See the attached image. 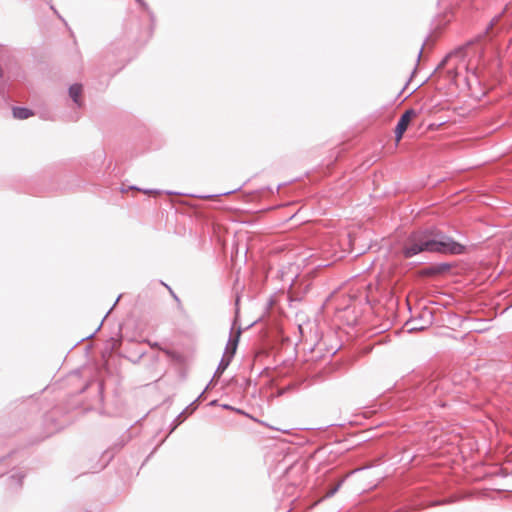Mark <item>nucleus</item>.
I'll return each instance as SVG.
<instances>
[{
    "mask_svg": "<svg viewBox=\"0 0 512 512\" xmlns=\"http://www.w3.org/2000/svg\"><path fill=\"white\" fill-rule=\"evenodd\" d=\"M417 115L416 111L413 109L406 110L400 117L396 128H395V138L396 141L399 142L407 130V127L411 120Z\"/></svg>",
    "mask_w": 512,
    "mask_h": 512,
    "instance_id": "nucleus-3",
    "label": "nucleus"
},
{
    "mask_svg": "<svg viewBox=\"0 0 512 512\" xmlns=\"http://www.w3.org/2000/svg\"><path fill=\"white\" fill-rule=\"evenodd\" d=\"M422 329H423V327H418L417 324L411 325L409 327V331L422 330Z\"/></svg>",
    "mask_w": 512,
    "mask_h": 512,
    "instance_id": "nucleus-10",
    "label": "nucleus"
},
{
    "mask_svg": "<svg viewBox=\"0 0 512 512\" xmlns=\"http://www.w3.org/2000/svg\"><path fill=\"white\" fill-rule=\"evenodd\" d=\"M421 55H422V48L420 49V51H419V53H418V56H417V57H418V59H420Z\"/></svg>",
    "mask_w": 512,
    "mask_h": 512,
    "instance_id": "nucleus-13",
    "label": "nucleus"
},
{
    "mask_svg": "<svg viewBox=\"0 0 512 512\" xmlns=\"http://www.w3.org/2000/svg\"><path fill=\"white\" fill-rule=\"evenodd\" d=\"M499 17H495L492 19L490 24L486 27L485 31L482 34H479L473 41H469L465 46L459 47L452 53H450L441 63V66L445 64V62L452 57H465V50L468 46L472 45L474 42L480 41L484 36L489 35L490 31L493 29L494 25L497 23Z\"/></svg>",
    "mask_w": 512,
    "mask_h": 512,
    "instance_id": "nucleus-2",
    "label": "nucleus"
},
{
    "mask_svg": "<svg viewBox=\"0 0 512 512\" xmlns=\"http://www.w3.org/2000/svg\"><path fill=\"white\" fill-rule=\"evenodd\" d=\"M422 329H423V327H418L417 324L411 325L409 327V331L422 330Z\"/></svg>",
    "mask_w": 512,
    "mask_h": 512,
    "instance_id": "nucleus-9",
    "label": "nucleus"
},
{
    "mask_svg": "<svg viewBox=\"0 0 512 512\" xmlns=\"http://www.w3.org/2000/svg\"><path fill=\"white\" fill-rule=\"evenodd\" d=\"M240 334H241L240 328H238V330L235 332L234 335L231 333V335L228 339V342L226 344V348H225L223 356L229 357V359L232 360V358L234 357L236 350H237Z\"/></svg>",
    "mask_w": 512,
    "mask_h": 512,
    "instance_id": "nucleus-4",
    "label": "nucleus"
},
{
    "mask_svg": "<svg viewBox=\"0 0 512 512\" xmlns=\"http://www.w3.org/2000/svg\"><path fill=\"white\" fill-rule=\"evenodd\" d=\"M145 10H148L147 4L143 0H136Z\"/></svg>",
    "mask_w": 512,
    "mask_h": 512,
    "instance_id": "nucleus-11",
    "label": "nucleus"
},
{
    "mask_svg": "<svg viewBox=\"0 0 512 512\" xmlns=\"http://www.w3.org/2000/svg\"><path fill=\"white\" fill-rule=\"evenodd\" d=\"M341 483H342V482L338 483V484H337L335 487H333L329 492H327V495H326V496H327V497H331V496H333V495L338 491V489L340 488Z\"/></svg>",
    "mask_w": 512,
    "mask_h": 512,
    "instance_id": "nucleus-8",
    "label": "nucleus"
},
{
    "mask_svg": "<svg viewBox=\"0 0 512 512\" xmlns=\"http://www.w3.org/2000/svg\"><path fill=\"white\" fill-rule=\"evenodd\" d=\"M464 246L437 229H425L412 233L406 241L403 253L411 258L422 252L461 254Z\"/></svg>",
    "mask_w": 512,
    "mask_h": 512,
    "instance_id": "nucleus-1",
    "label": "nucleus"
},
{
    "mask_svg": "<svg viewBox=\"0 0 512 512\" xmlns=\"http://www.w3.org/2000/svg\"><path fill=\"white\" fill-rule=\"evenodd\" d=\"M82 93V85L75 83L69 87V96L73 100L77 108L82 107V101L80 99Z\"/></svg>",
    "mask_w": 512,
    "mask_h": 512,
    "instance_id": "nucleus-5",
    "label": "nucleus"
},
{
    "mask_svg": "<svg viewBox=\"0 0 512 512\" xmlns=\"http://www.w3.org/2000/svg\"><path fill=\"white\" fill-rule=\"evenodd\" d=\"M13 116L16 119H28L32 116V110L24 107H14L13 110Z\"/></svg>",
    "mask_w": 512,
    "mask_h": 512,
    "instance_id": "nucleus-6",
    "label": "nucleus"
},
{
    "mask_svg": "<svg viewBox=\"0 0 512 512\" xmlns=\"http://www.w3.org/2000/svg\"><path fill=\"white\" fill-rule=\"evenodd\" d=\"M234 191H235V190H233V191H228V192H224V193H222L221 195H229V194L233 193Z\"/></svg>",
    "mask_w": 512,
    "mask_h": 512,
    "instance_id": "nucleus-12",
    "label": "nucleus"
},
{
    "mask_svg": "<svg viewBox=\"0 0 512 512\" xmlns=\"http://www.w3.org/2000/svg\"><path fill=\"white\" fill-rule=\"evenodd\" d=\"M230 362H231V359H229V357L223 356L222 359L220 360V363H219L216 371H215L214 376L219 377L230 365Z\"/></svg>",
    "mask_w": 512,
    "mask_h": 512,
    "instance_id": "nucleus-7",
    "label": "nucleus"
}]
</instances>
